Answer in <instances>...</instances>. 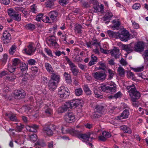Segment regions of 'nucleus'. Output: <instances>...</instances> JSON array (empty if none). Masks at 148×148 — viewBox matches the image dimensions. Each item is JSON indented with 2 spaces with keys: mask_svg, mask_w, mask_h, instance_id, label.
I'll use <instances>...</instances> for the list:
<instances>
[{
  "mask_svg": "<svg viewBox=\"0 0 148 148\" xmlns=\"http://www.w3.org/2000/svg\"><path fill=\"white\" fill-rule=\"evenodd\" d=\"M57 83L53 81L49 80L48 83V88L51 91H53L56 88Z\"/></svg>",
  "mask_w": 148,
  "mask_h": 148,
  "instance_id": "obj_23",
  "label": "nucleus"
},
{
  "mask_svg": "<svg viewBox=\"0 0 148 148\" xmlns=\"http://www.w3.org/2000/svg\"><path fill=\"white\" fill-rule=\"evenodd\" d=\"M37 144L41 147H43L45 145V144L44 140L42 139H41L38 140L37 143Z\"/></svg>",
  "mask_w": 148,
  "mask_h": 148,
  "instance_id": "obj_48",
  "label": "nucleus"
},
{
  "mask_svg": "<svg viewBox=\"0 0 148 148\" xmlns=\"http://www.w3.org/2000/svg\"><path fill=\"white\" fill-rule=\"evenodd\" d=\"M103 108V107L102 106L99 105H97L95 110V113L94 114L95 117L96 118L99 117L102 114Z\"/></svg>",
  "mask_w": 148,
  "mask_h": 148,
  "instance_id": "obj_13",
  "label": "nucleus"
},
{
  "mask_svg": "<svg viewBox=\"0 0 148 148\" xmlns=\"http://www.w3.org/2000/svg\"><path fill=\"white\" fill-rule=\"evenodd\" d=\"M12 65L14 66H17L19 65L21 63V60L18 58H15L12 60Z\"/></svg>",
  "mask_w": 148,
  "mask_h": 148,
  "instance_id": "obj_33",
  "label": "nucleus"
},
{
  "mask_svg": "<svg viewBox=\"0 0 148 148\" xmlns=\"http://www.w3.org/2000/svg\"><path fill=\"white\" fill-rule=\"evenodd\" d=\"M123 49L125 50L128 53L133 51L134 49L133 45L132 44L123 45Z\"/></svg>",
  "mask_w": 148,
  "mask_h": 148,
  "instance_id": "obj_20",
  "label": "nucleus"
},
{
  "mask_svg": "<svg viewBox=\"0 0 148 148\" xmlns=\"http://www.w3.org/2000/svg\"><path fill=\"white\" fill-rule=\"evenodd\" d=\"M75 95L77 96H81L83 93L82 90L81 88L76 89L75 90Z\"/></svg>",
  "mask_w": 148,
  "mask_h": 148,
  "instance_id": "obj_41",
  "label": "nucleus"
},
{
  "mask_svg": "<svg viewBox=\"0 0 148 148\" xmlns=\"http://www.w3.org/2000/svg\"><path fill=\"white\" fill-rule=\"evenodd\" d=\"M99 89L101 91H102L106 92H109V86H107L103 84H101L99 87Z\"/></svg>",
  "mask_w": 148,
  "mask_h": 148,
  "instance_id": "obj_31",
  "label": "nucleus"
},
{
  "mask_svg": "<svg viewBox=\"0 0 148 148\" xmlns=\"http://www.w3.org/2000/svg\"><path fill=\"white\" fill-rule=\"evenodd\" d=\"M104 9L103 5V4L99 5H95L93 7V11L95 12H101L103 11Z\"/></svg>",
  "mask_w": 148,
  "mask_h": 148,
  "instance_id": "obj_27",
  "label": "nucleus"
},
{
  "mask_svg": "<svg viewBox=\"0 0 148 148\" xmlns=\"http://www.w3.org/2000/svg\"><path fill=\"white\" fill-rule=\"evenodd\" d=\"M83 89L86 95H90L92 94V92L90 90L88 85H84L83 87Z\"/></svg>",
  "mask_w": 148,
  "mask_h": 148,
  "instance_id": "obj_32",
  "label": "nucleus"
},
{
  "mask_svg": "<svg viewBox=\"0 0 148 148\" xmlns=\"http://www.w3.org/2000/svg\"><path fill=\"white\" fill-rule=\"evenodd\" d=\"M80 101L78 99H75L66 102L64 105L59 108L58 112L59 113H62L69 111L73 107L78 106L80 103Z\"/></svg>",
  "mask_w": 148,
  "mask_h": 148,
  "instance_id": "obj_2",
  "label": "nucleus"
},
{
  "mask_svg": "<svg viewBox=\"0 0 148 148\" xmlns=\"http://www.w3.org/2000/svg\"><path fill=\"white\" fill-rule=\"evenodd\" d=\"M67 90L68 88L65 86H62L58 88V94L60 97L65 99L70 95V93Z\"/></svg>",
  "mask_w": 148,
  "mask_h": 148,
  "instance_id": "obj_5",
  "label": "nucleus"
},
{
  "mask_svg": "<svg viewBox=\"0 0 148 148\" xmlns=\"http://www.w3.org/2000/svg\"><path fill=\"white\" fill-rule=\"evenodd\" d=\"M24 91L22 89L16 90L14 91V95L16 98L21 99L24 98L25 95Z\"/></svg>",
  "mask_w": 148,
  "mask_h": 148,
  "instance_id": "obj_10",
  "label": "nucleus"
},
{
  "mask_svg": "<svg viewBox=\"0 0 148 148\" xmlns=\"http://www.w3.org/2000/svg\"><path fill=\"white\" fill-rule=\"evenodd\" d=\"M54 0H48L45 3V6L48 8H51L54 5Z\"/></svg>",
  "mask_w": 148,
  "mask_h": 148,
  "instance_id": "obj_38",
  "label": "nucleus"
},
{
  "mask_svg": "<svg viewBox=\"0 0 148 148\" xmlns=\"http://www.w3.org/2000/svg\"><path fill=\"white\" fill-rule=\"evenodd\" d=\"M15 69L16 68L12 67L10 64H9L8 65V70L10 72L12 73L14 71Z\"/></svg>",
  "mask_w": 148,
  "mask_h": 148,
  "instance_id": "obj_55",
  "label": "nucleus"
},
{
  "mask_svg": "<svg viewBox=\"0 0 148 148\" xmlns=\"http://www.w3.org/2000/svg\"><path fill=\"white\" fill-rule=\"evenodd\" d=\"M92 46H95L96 47L97 46L100 47L101 43L97 41V40L95 38H93L91 41H90Z\"/></svg>",
  "mask_w": 148,
  "mask_h": 148,
  "instance_id": "obj_39",
  "label": "nucleus"
},
{
  "mask_svg": "<svg viewBox=\"0 0 148 148\" xmlns=\"http://www.w3.org/2000/svg\"><path fill=\"white\" fill-rule=\"evenodd\" d=\"M144 66H143L141 67H138L133 69V70L135 72H139L143 71L144 70Z\"/></svg>",
  "mask_w": 148,
  "mask_h": 148,
  "instance_id": "obj_53",
  "label": "nucleus"
},
{
  "mask_svg": "<svg viewBox=\"0 0 148 148\" xmlns=\"http://www.w3.org/2000/svg\"><path fill=\"white\" fill-rule=\"evenodd\" d=\"M64 76L65 77L66 82L69 84L71 83V80L70 75L66 72L64 73Z\"/></svg>",
  "mask_w": 148,
  "mask_h": 148,
  "instance_id": "obj_42",
  "label": "nucleus"
},
{
  "mask_svg": "<svg viewBox=\"0 0 148 148\" xmlns=\"http://www.w3.org/2000/svg\"><path fill=\"white\" fill-rule=\"evenodd\" d=\"M129 115V110L127 109L124 110L120 116H118L119 120L126 119L127 118Z\"/></svg>",
  "mask_w": 148,
  "mask_h": 148,
  "instance_id": "obj_21",
  "label": "nucleus"
},
{
  "mask_svg": "<svg viewBox=\"0 0 148 148\" xmlns=\"http://www.w3.org/2000/svg\"><path fill=\"white\" fill-rule=\"evenodd\" d=\"M16 79V76L14 75H13L10 76H7L6 78V79L11 82H13Z\"/></svg>",
  "mask_w": 148,
  "mask_h": 148,
  "instance_id": "obj_46",
  "label": "nucleus"
},
{
  "mask_svg": "<svg viewBox=\"0 0 148 148\" xmlns=\"http://www.w3.org/2000/svg\"><path fill=\"white\" fill-rule=\"evenodd\" d=\"M111 134L106 131H103L102 132V135H101L98 137L99 139L102 141H105L107 138L111 137Z\"/></svg>",
  "mask_w": 148,
  "mask_h": 148,
  "instance_id": "obj_15",
  "label": "nucleus"
},
{
  "mask_svg": "<svg viewBox=\"0 0 148 148\" xmlns=\"http://www.w3.org/2000/svg\"><path fill=\"white\" fill-rule=\"evenodd\" d=\"M18 10L22 12L24 14V16L25 18H27V17L28 12L27 11H26L25 9H23L22 8H21V9H19Z\"/></svg>",
  "mask_w": 148,
  "mask_h": 148,
  "instance_id": "obj_62",
  "label": "nucleus"
},
{
  "mask_svg": "<svg viewBox=\"0 0 148 148\" xmlns=\"http://www.w3.org/2000/svg\"><path fill=\"white\" fill-rule=\"evenodd\" d=\"M44 15L43 14L40 13L37 15L36 17V20L38 21H40L41 20L43 19Z\"/></svg>",
  "mask_w": 148,
  "mask_h": 148,
  "instance_id": "obj_59",
  "label": "nucleus"
},
{
  "mask_svg": "<svg viewBox=\"0 0 148 148\" xmlns=\"http://www.w3.org/2000/svg\"><path fill=\"white\" fill-rule=\"evenodd\" d=\"M51 79L50 80L53 81L54 82L58 83L60 81V76L57 75V74L55 73V72L51 73Z\"/></svg>",
  "mask_w": 148,
  "mask_h": 148,
  "instance_id": "obj_24",
  "label": "nucleus"
},
{
  "mask_svg": "<svg viewBox=\"0 0 148 148\" xmlns=\"http://www.w3.org/2000/svg\"><path fill=\"white\" fill-rule=\"evenodd\" d=\"M42 111L43 113L48 116H50L53 113L52 109L47 105H45L43 108Z\"/></svg>",
  "mask_w": 148,
  "mask_h": 148,
  "instance_id": "obj_18",
  "label": "nucleus"
},
{
  "mask_svg": "<svg viewBox=\"0 0 148 148\" xmlns=\"http://www.w3.org/2000/svg\"><path fill=\"white\" fill-rule=\"evenodd\" d=\"M11 39V35L8 31H5L3 33V37L2 39L3 41V43L5 44H8Z\"/></svg>",
  "mask_w": 148,
  "mask_h": 148,
  "instance_id": "obj_11",
  "label": "nucleus"
},
{
  "mask_svg": "<svg viewBox=\"0 0 148 148\" xmlns=\"http://www.w3.org/2000/svg\"><path fill=\"white\" fill-rule=\"evenodd\" d=\"M23 51L27 55H31L32 52L34 51L33 44H30L23 49Z\"/></svg>",
  "mask_w": 148,
  "mask_h": 148,
  "instance_id": "obj_16",
  "label": "nucleus"
},
{
  "mask_svg": "<svg viewBox=\"0 0 148 148\" xmlns=\"http://www.w3.org/2000/svg\"><path fill=\"white\" fill-rule=\"evenodd\" d=\"M42 21L45 23H49L51 22V20L49 18V17L46 16H43Z\"/></svg>",
  "mask_w": 148,
  "mask_h": 148,
  "instance_id": "obj_50",
  "label": "nucleus"
},
{
  "mask_svg": "<svg viewBox=\"0 0 148 148\" xmlns=\"http://www.w3.org/2000/svg\"><path fill=\"white\" fill-rule=\"evenodd\" d=\"M44 51L49 56H53L52 52L50 49L47 48H45L44 49Z\"/></svg>",
  "mask_w": 148,
  "mask_h": 148,
  "instance_id": "obj_60",
  "label": "nucleus"
},
{
  "mask_svg": "<svg viewBox=\"0 0 148 148\" xmlns=\"http://www.w3.org/2000/svg\"><path fill=\"white\" fill-rule=\"evenodd\" d=\"M127 78L132 79H133L134 76L133 73L130 71L127 72Z\"/></svg>",
  "mask_w": 148,
  "mask_h": 148,
  "instance_id": "obj_58",
  "label": "nucleus"
},
{
  "mask_svg": "<svg viewBox=\"0 0 148 148\" xmlns=\"http://www.w3.org/2000/svg\"><path fill=\"white\" fill-rule=\"evenodd\" d=\"M53 124H46L43 128L44 133L49 136H51L53 134V132L51 129Z\"/></svg>",
  "mask_w": 148,
  "mask_h": 148,
  "instance_id": "obj_9",
  "label": "nucleus"
},
{
  "mask_svg": "<svg viewBox=\"0 0 148 148\" xmlns=\"http://www.w3.org/2000/svg\"><path fill=\"white\" fill-rule=\"evenodd\" d=\"M134 50L137 52H141L144 48V43L143 42H139L136 43L134 46Z\"/></svg>",
  "mask_w": 148,
  "mask_h": 148,
  "instance_id": "obj_14",
  "label": "nucleus"
},
{
  "mask_svg": "<svg viewBox=\"0 0 148 148\" xmlns=\"http://www.w3.org/2000/svg\"><path fill=\"white\" fill-rule=\"evenodd\" d=\"M23 127L24 126L21 125V123H18V125L16 126V130L20 132L22 130Z\"/></svg>",
  "mask_w": 148,
  "mask_h": 148,
  "instance_id": "obj_63",
  "label": "nucleus"
},
{
  "mask_svg": "<svg viewBox=\"0 0 148 148\" xmlns=\"http://www.w3.org/2000/svg\"><path fill=\"white\" fill-rule=\"evenodd\" d=\"M126 89L128 90L127 92L129 93L131 100L134 102L132 103V105L134 107L137 106V104L135 102L141 96L140 92L137 90L134 84L127 86Z\"/></svg>",
  "mask_w": 148,
  "mask_h": 148,
  "instance_id": "obj_1",
  "label": "nucleus"
},
{
  "mask_svg": "<svg viewBox=\"0 0 148 148\" xmlns=\"http://www.w3.org/2000/svg\"><path fill=\"white\" fill-rule=\"evenodd\" d=\"M90 57L91 60L88 63V65L89 66H91L92 65L95 64L98 62L97 57L96 56H95L94 54H92Z\"/></svg>",
  "mask_w": 148,
  "mask_h": 148,
  "instance_id": "obj_25",
  "label": "nucleus"
},
{
  "mask_svg": "<svg viewBox=\"0 0 148 148\" xmlns=\"http://www.w3.org/2000/svg\"><path fill=\"white\" fill-rule=\"evenodd\" d=\"M82 27V26L80 25L76 24L75 25L74 30L75 32L78 34L81 33Z\"/></svg>",
  "mask_w": 148,
  "mask_h": 148,
  "instance_id": "obj_37",
  "label": "nucleus"
},
{
  "mask_svg": "<svg viewBox=\"0 0 148 148\" xmlns=\"http://www.w3.org/2000/svg\"><path fill=\"white\" fill-rule=\"evenodd\" d=\"M118 37L121 41H127L130 39V34L127 30H124L118 34Z\"/></svg>",
  "mask_w": 148,
  "mask_h": 148,
  "instance_id": "obj_8",
  "label": "nucleus"
},
{
  "mask_svg": "<svg viewBox=\"0 0 148 148\" xmlns=\"http://www.w3.org/2000/svg\"><path fill=\"white\" fill-rule=\"evenodd\" d=\"M29 77L28 74H25L22 79V81L24 82H27L28 79Z\"/></svg>",
  "mask_w": 148,
  "mask_h": 148,
  "instance_id": "obj_64",
  "label": "nucleus"
},
{
  "mask_svg": "<svg viewBox=\"0 0 148 148\" xmlns=\"http://www.w3.org/2000/svg\"><path fill=\"white\" fill-rule=\"evenodd\" d=\"M141 7L140 4L138 3L134 4L132 6V8L135 10H138L140 9Z\"/></svg>",
  "mask_w": 148,
  "mask_h": 148,
  "instance_id": "obj_56",
  "label": "nucleus"
},
{
  "mask_svg": "<svg viewBox=\"0 0 148 148\" xmlns=\"http://www.w3.org/2000/svg\"><path fill=\"white\" fill-rule=\"evenodd\" d=\"M74 129H72L70 130L69 128H67L66 126H62L61 131L62 133L63 134H66L68 133H70L71 134H74L73 132L72 131V130Z\"/></svg>",
  "mask_w": 148,
  "mask_h": 148,
  "instance_id": "obj_29",
  "label": "nucleus"
},
{
  "mask_svg": "<svg viewBox=\"0 0 148 148\" xmlns=\"http://www.w3.org/2000/svg\"><path fill=\"white\" fill-rule=\"evenodd\" d=\"M27 61L28 64L30 65H35L37 63L36 61L33 59H30Z\"/></svg>",
  "mask_w": 148,
  "mask_h": 148,
  "instance_id": "obj_52",
  "label": "nucleus"
},
{
  "mask_svg": "<svg viewBox=\"0 0 148 148\" xmlns=\"http://www.w3.org/2000/svg\"><path fill=\"white\" fill-rule=\"evenodd\" d=\"M16 46L14 44L12 45L10 48L9 53L11 55H13L16 51Z\"/></svg>",
  "mask_w": 148,
  "mask_h": 148,
  "instance_id": "obj_43",
  "label": "nucleus"
},
{
  "mask_svg": "<svg viewBox=\"0 0 148 148\" xmlns=\"http://www.w3.org/2000/svg\"><path fill=\"white\" fill-rule=\"evenodd\" d=\"M45 67L48 72L50 74L54 72L51 65L48 63H45Z\"/></svg>",
  "mask_w": 148,
  "mask_h": 148,
  "instance_id": "obj_30",
  "label": "nucleus"
},
{
  "mask_svg": "<svg viewBox=\"0 0 148 148\" xmlns=\"http://www.w3.org/2000/svg\"><path fill=\"white\" fill-rule=\"evenodd\" d=\"M65 59L67 62L70 66L73 74L75 76L77 75L79 72V70L77 66L72 62L67 56L65 57Z\"/></svg>",
  "mask_w": 148,
  "mask_h": 148,
  "instance_id": "obj_7",
  "label": "nucleus"
},
{
  "mask_svg": "<svg viewBox=\"0 0 148 148\" xmlns=\"http://www.w3.org/2000/svg\"><path fill=\"white\" fill-rule=\"evenodd\" d=\"M49 15L52 21H54L57 19L58 12L55 11H51L49 13Z\"/></svg>",
  "mask_w": 148,
  "mask_h": 148,
  "instance_id": "obj_28",
  "label": "nucleus"
},
{
  "mask_svg": "<svg viewBox=\"0 0 148 148\" xmlns=\"http://www.w3.org/2000/svg\"><path fill=\"white\" fill-rule=\"evenodd\" d=\"M112 16V13L110 12H108L104 16V18L106 19H108L111 18Z\"/></svg>",
  "mask_w": 148,
  "mask_h": 148,
  "instance_id": "obj_49",
  "label": "nucleus"
},
{
  "mask_svg": "<svg viewBox=\"0 0 148 148\" xmlns=\"http://www.w3.org/2000/svg\"><path fill=\"white\" fill-rule=\"evenodd\" d=\"M120 129L125 133L130 134L132 132V131L130 128L126 125H121L120 127Z\"/></svg>",
  "mask_w": 148,
  "mask_h": 148,
  "instance_id": "obj_26",
  "label": "nucleus"
},
{
  "mask_svg": "<svg viewBox=\"0 0 148 148\" xmlns=\"http://www.w3.org/2000/svg\"><path fill=\"white\" fill-rule=\"evenodd\" d=\"M39 126L35 124H32L30 125H27L26 126V129L27 131L29 132H35L38 129Z\"/></svg>",
  "mask_w": 148,
  "mask_h": 148,
  "instance_id": "obj_22",
  "label": "nucleus"
},
{
  "mask_svg": "<svg viewBox=\"0 0 148 148\" xmlns=\"http://www.w3.org/2000/svg\"><path fill=\"white\" fill-rule=\"evenodd\" d=\"M108 35L110 37H114L117 36V33L112 31L108 30L107 31Z\"/></svg>",
  "mask_w": 148,
  "mask_h": 148,
  "instance_id": "obj_47",
  "label": "nucleus"
},
{
  "mask_svg": "<svg viewBox=\"0 0 148 148\" xmlns=\"http://www.w3.org/2000/svg\"><path fill=\"white\" fill-rule=\"evenodd\" d=\"M110 53L112 56L114 57L115 58L119 57L120 54L119 49L117 47H114L110 51Z\"/></svg>",
  "mask_w": 148,
  "mask_h": 148,
  "instance_id": "obj_19",
  "label": "nucleus"
},
{
  "mask_svg": "<svg viewBox=\"0 0 148 148\" xmlns=\"http://www.w3.org/2000/svg\"><path fill=\"white\" fill-rule=\"evenodd\" d=\"M52 129L55 131H56L58 132H60L61 131L62 126L61 125L55 126L53 124L52 126Z\"/></svg>",
  "mask_w": 148,
  "mask_h": 148,
  "instance_id": "obj_45",
  "label": "nucleus"
},
{
  "mask_svg": "<svg viewBox=\"0 0 148 148\" xmlns=\"http://www.w3.org/2000/svg\"><path fill=\"white\" fill-rule=\"evenodd\" d=\"M46 42L48 45L50 46H56L57 44L56 40V38L53 36H51L48 38L46 40Z\"/></svg>",
  "mask_w": 148,
  "mask_h": 148,
  "instance_id": "obj_17",
  "label": "nucleus"
},
{
  "mask_svg": "<svg viewBox=\"0 0 148 148\" xmlns=\"http://www.w3.org/2000/svg\"><path fill=\"white\" fill-rule=\"evenodd\" d=\"M19 65L20 66V69L22 72L27 70L28 69L27 65L25 64V63L21 62Z\"/></svg>",
  "mask_w": 148,
  "mask_h": 148,
  "instance_id": "obj_35",
  "label": "nucleus"
},
{
  "mask_svg": "<svg viewBox=\"0 0 148 148\" xmlns=\"http://www.w3.org/2000/svg\"><path fill=\"white\" fill-rule=\"evenodd\" d=\"M117 70L119 75L122 77L124 76L125 70L122 67H119Z\"/></svg>",
  "mask_w": 148,
  "mask_h": 148,
  "instance_id": "obj_36",
  "label": "nucleus"
},
{
  "mask_svg": "<svg viewBox=\"0 0 148 148\" xmlns=\"http://www.w3.org/2000/svg\"><path fill=\"white\" fill-rule=\"evenodd\" d=\"M72 131L73 132L74 134L76 135L78 138L83 142H86L88 141H91L93 139L92 136H91L92 134L90 132H88L83 134L80 133L81 130H73Z\"/></svg>",
  "mask_w": 148,
  "mask_h": 148,
  "instance_id": "obj_3",
  "label": "nucleus"
},
{
  "mask_svg": "<svg viewBox=\"0 0 148 148\" xmlns=\"http://www.w3.org/2000/svg\"><path fill=\"white\" fill-rule=\"evenodd\" d=\"M10 118V119L12 121H16L17 119L16 116L12 114H9L6 115Z\"/></svg>",
  "mask_w": 148,
  "mask_h": 148,
  "instance_id": "obj_44",
  "label": "nucleus"
},
{
  "mask_svg": "<svg viewBox=\"0 0 148 148\" xmlns=\"http://www.w3.org/2000/svg\"><path fill=\"white\" fill-rule=\"evenodd\" d=\"M30 140L33 142H34L37 140V136L36 134L31 135L30 136Z\"/></svg>",
  "mask_w": 148,
  "mask_h": 148,
  "instance_id": "obj_57",
  "label": "nucleus"
},
{
  "mask_svg": "<svg viewBox=\"0 0 148 148\" xmlns=\"http://www.w3.org/2000/svg\"><path fill=\"white\" fill-rule=\"evenodd\" d=\"M92 75L96 80L101 81H103L105 80L106 77V74L101 71L93 73Z\"/></svg>",
  "mask_w": 148,
  "mask_h": 148,
  "instance_id": "obj_6",
  "label": "nucleus"
},
{
  "mask_svg": "<svg viewBox=\"0 0 148 148\" xmlns=\"http://www.w3.org/2000/svg\"><path fill=\"white\" fill-rule=\"evenodd\" d=\"M122 96V94L120 91H119L114 95V97L116 99L121 98Z\"/></svg>",
  "mask_w": 148,
  "mask_h": 148,
  "instance_id": "obj_61",
  "label": "nucleus"
},
{
  "mask_svg": "<svg viewBox=\"0 0 148 148\" xmlns=\"http://www.w3.org/2000/svg\"><path fill=\"white\" fill-rule=\"evenodd\" d=\"M120 64H121L122 65L124 66H125L128 64V63L126 61V59H124L123 58H122L119 61Z\"/></svg>",
  "mask_w": 148,
  "mask_h": 148,
  "instance_id": "obj_54",
  "label": "nucleus"
},
{
  "mask_svg": "<svg viewBox=\"0 0 148 148\" xmlns=\"http://www.w3.org/2000/svg\"><path fill=\"white\" fill-rule=\"evenodd\" d=\"M116 86H113V87H109V92L112 94L116 90Z\"/></svg>",
  "mask_w": 148,
  "mask_h": 148,
  "instance_id": "obj_51",
  "label": "nucleus"
},
{
  "mask_svg": "<svg viewBox=\"0 0 148 148\" xmlns=\"http://www.w3.org/2000/svg\"><path fill=\"white\" fill-rule=\"evenodd\" d=\"M64 119L66 121L69 123H72L74 122L75 116L72 113H69L64 116Z\"/></svg>",
  "mask_w": 148,
  "mask_h": 148,
  "instance_id": "obj_12",
  "label": "nucleus"
},
{
  "mask_svg": "<svg viewBox=\"0 0 148 148\" xmlns=\"http://www.w3.org/2000/svg\"><path fill=\"white\" fill-rule=\"evenodd\" d=\"M107 71L109 74L108 79L109 80H110L113 78L114 75V72L110 69H107Z\"/></svg>",
  "mask_w": 148,
  "mask_h": 148,
  "instance_id": "obj_40",
  "label": "nucleus"
},
{
  "mask_svg": "<svg viewBox=\"0 0 148 148\" xmlns=\"http://www.w3.org/2000/svg\"><path fill=\"white\" fill-rule=\"evenodd\" d=\"M25 27L26 29L31 31H33L36 28L35 25L31 23H28L26 25Z\"/></svg>",
  "mask_w": 148,
  "mask_h": 148,
  "instance_id": "obj_34",
  "label": "nucleus"
},
{
  "mask_svg": "<svg viewBox=\"0 0 148 148\" xmlns=\"http://www.w3.org/2000/svg\"><path fill=\"white\" fill-rule=\"evenodd\" d=\"M8 12L9 16L12 19L20 21L21 20V15L15 10L12 8L8 10Z\"/></svg>",
  "mask_w": 148,
  "mask_h": 148,
  "instance_id": "obj_4",
  "label": "nucleus"
}]
</instances>
